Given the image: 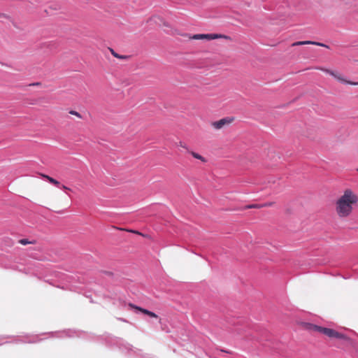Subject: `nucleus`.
I'll return each instance as SVG.
<instances>
[{
  "mask_svg": "<svg viewBox=\"0 0 358 358\" xmlns=\"http://www.w3.org/2000/svg\"><path fill=\"white\" fill-rule=\"evenodd\" d=\"M358 205V194L351 188H345L334 203V211L341 220L350 217Z\"/></svg>",
  "mask_w": 358,
  "mask_h": 358,
  "instance_id": "f257e3e1",
  "label": "nucleus"
},
{
  "mask_svg": "<svg viewBox=\"0 0 358 358\" xmlns=\"http://www.w3.org/2000/svg\"><path fill=\"white\" fill-rule=\"evenodd\" d=\"M306 329L312 331H318L329 338H335L346 341L350 340V338L347 337L345 334L339 333L333 329L322 327L313 324H307Z\"/></svg>",
  "mask_w": 358,
  "mask_h": 358,
  "instance_id": "f03ea898",
  "label": "nucleus"
},
{
  "mask_svg": "<svg viewBox=\"0 0 358 358\" xmlns=\"http://www.w3.org/2000/svg\"><path fill=\"white\" fill-rule=\"evenodd\" d=\"M316 69L320 70L324 73L329 74L330 76L334 77L336 80L341 83L351 85H358V82H352L348 80L346 78H344V76L341 73H340L338 71H332L323 67H317Z\"/></svg>",
  "mask_w": 358,
  "mask_h": 358,
  "instance_id": "7ed1b4c3",
  "label": "nucleus"
},
{
  "mask_svg": "<svg viewBox=\"0 0 358 358\" xmlns=\"http://www.w3.org/2000/svg\"><path fill=\"white\" fill-rule=\"evenodd\" d=\"M189 39L192 40H203L206 39L208 41L217 39V38H226L229 39L230 38L225 35L218 34H199L190 36L189 37Z\"/></svg>",
  "mask_w": 358,
  "mask_h": 358,
  "instance_id": "20e7f679",
  "label": "nucleus"
},
{
  "mask_svg": "<svg viewBox=\"0 0 358 358\" xmlns=\"http://www.w3.org/2000/svg\"><path fill=\"white\" fill-rule=\"evenodd\" d=\"M231 122V120L229 118H222L218 121L212 122V127L215 129H221L225 125L229 124Z\"/></svg>",
  "mask_w": 358,
  "mask_h": 358,
  "instance_id": "39448f33",
  "label": "nucleus"
},
{
  "mask_svg": "<svg viewBox=\"0 0 358 358\" xmlns=\"http://www.w3.org/2000/svg\"><path fill=\"white\" fill-rule=\"evenodd\" d=\"M129 306L131 307L133 309H135L136 310L140 311L141 313H143L145 315H148L150 317H154V318H157L158 317V316L155 313H153L152 311H150V310H148L147 309H145V308H143L141 307L135 306V305H134L132 303H129Z\"/></svg>",
  "mask_w": 358,
  "mask_h": 358,
  "instance_id": "423d86ee",
  "label": "nucleus"
},
{
  "mask_svg": "<svg viewBox=\"0 0 358 358\" xmlns=\"http://www.w3.org/2000/svg\"><path fill=\"white\" fill-rule=\"evenodd\" d=\"M308 44L315 45H318V46H321V47H324L327 48H329L327 45L324 44L322 43L315 42V41H297V42L292 43V46L303 45H308Z\"/></svg>",
  "mask_w": 358,
  "mask_h": 358,
  "instance_id": "0eeeda50",
  "label": "nucleus"
},
{
  "mask_svg": "<svg viewBox=\"0 0 358 358\" xmlns=\"http://www.w3.org/2000/svg\"><path fill=\"white\" fill-rule=\"evenodd\" d=\"M41 176L42 178L48 180L51 184L58 186V187L60 185V182L58 180H55V178H53L48 175L43 174V173H41Z\"/></svg>",
  "mask_w": 358,
  "mask_h": 358,
  "instance_id": "6e6552de",
  "label": "nucleus"
},
{
  "mask_svg": "<svg viewBox=\"0 0 358 358\" xmlns=\"http://www.w3.org/2000/svg\"><path fill=\"white\" fill-rule=\"evenodd\" d=\"M109 50H110L111 55L115 58L120 59H127L130 57V56H129V55H119L118 53L115 52V50L112 48H109Z\"/></svg>",
  "mask_w": 358,
  "mask_h": 358,
  "instance_id": "1a4fd4ad",
  "label": "nucleus"
},
{
  "mask_svg": "<svg viewBox=\"0 0 358 358\" xmlns=\"http://www.w3.org/2000/svg\"><path fill=\"white\" fill-rule=\"evenodd\" d=\"M188 152L195 159L200 160L201 162L206 163L207 162L206 159L201 156L200 154L195 152L194 151H188Z\"/></svg>",
  "mask_w": 358,
  "mask_h": 358,
  "instance_id": "9d476101",
  "label": "nucleus"
},
{
  "mask_svg": "<svg viewBox=\"0 0 358 358\" xmlns=\"http://www.w3.org/2000/svg\"><path fill=\"white\" fill-rule=\"evenodd\" d=\"M262 208V204H251L246 206L245 207V209H250V208Z\"/></svg>",
  "mask_w": 358,
  "mask_h": 358,
  "instance_id": "9b49d317",
  "label": "nucleus"
},
{
  "mask_svg": "<svg viewBox=\"0 0 358 358\" xmlns=\"http://www.w3.org/2000/svg\"><path fill=\"white\" fill-rule=\"evenodd\" d=\"M19 243L21 245H26L27 244H33L34 243V242L29 241L28 239H26V238L20 239L19 241Z\"/></svg>",
  "mask_w": 358,
  "mask_h": 358,
  "instance_id": "f8f14e48",
  "label": "nucleus"
},
{
  "mask_svg": "<svg viewBox=\"0 0 358 358\" xmlns=\"http://www.w3.org/2000/svg\"><path fill=\"white\" fill-rule=\"evenodd\" d=\"M69 113H70V114H71V115H75V116H76V117H79V118H82L81 115H80L78 112H77V111H76V110H71V111L69 112Z\"/></svg>",
  "mask_w": 358,
  "mask_h": 358,
  "instance_id": "ddd939ff",
  "label": "nucleus"
},
{
  "mask_svg": "<svg viewBox=\"0 0 358 358\" xmlns=\"http://www.w3.org/2000/svg\"><path fill=\"white\" fill-rule=\"evenodd\" d=\"M274 203H275L274 202H267V203L262 204V208L270 207V206H273Z\"/></svg>",
  "mask_w": 358,
  "mask_h": 358,
  "instance_id": "4468645a",
  "label": "nucleus"
},
{
  "mask_svg": "<svg viewBox=\"0 0 358 358\" xmlns=\"http://www.w3.org/2000/svg\"><path fill=\"white\" fill-rule=\"evenodd\" d=\"M40 85H41L40 83H34L30 84V86H38Z\"/></svg>",
  "mask_w": 358,
  "mask_h": 358,
  "instance_id": "2eb2a0df",
  "label": "nucleus"
},
{
  "mask_svg": "<svg viewBox=\"0 0 358 358\" xmlns=\"http://www.w3.org/2000/svg\"><path fill=\"white\" fill-rule=\"evenodd\" d=\"M62 188L64 189L71 190L70 188H69L68 187H66L65 185H62Z\"/></svg>",
  "mask_w": 358,
  "mask_h": 358,
  "instance_id": "dca6fc26",
  "label": "nucleus"
},
{
  "mask_svg": "<svg viewBox=\"0 0 358 358\" xmlns=\"http://www.w3.org/2000/svg\"><path fill=\"white\" fill-rule=\"evenodd\" d=\"M133 232H134V233H136V234H140V235L143 236L141 233H139V232H138V231H134Z\"/></svg>",
  "mask_w": 358,
  "mask_h": 358,
  "instance_id": "f3484780",
  "label": "nucleus"
},
{
  "mask_svg": "<svg viewBox=\"0 0 358 358\" xmlns=\"http://www.w3.org/2000/svg\"><path fill=\"white\" fill-rule=\"evenodd\" d=\"M357 171H358V169H357Z\"/></svg>",
  "mask_w": 358,
  "mask_h": 358,
  "instance_id": "a211bd4d",
  "label": "nucleus"
}]
</instances>
